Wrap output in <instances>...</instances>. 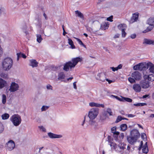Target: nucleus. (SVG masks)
Listing matches in <instances>:
<instances>
[{
  "label": "nucleus",
  "mask_w": 154,
  "mask_h": 154,
  "mask_svg": "<svg viewBox=\"0 0 154 154\" xmlns=\"http://www.w3.org/2000/svg\"><path fill=\"white\" fill-rule=\"evenodd\" d=\"M136 35L135 34H133L131 35L130 36V37L132 39L134 38H136Z\"/></svg>",
  "instance_id": "obj_53"
},
{
  "label": "nucleus",
  "mask_w": 154,
  "mask_h": 154,
  "mask_svg": "<svg viewBox=\"0 0 154 154\" xmlns=\"http://www.w3.org/2000/svg\"><path fill=\"white\" fill-rule=\"evenodd\" d=\"M6 101V96L5 94L2 95V102L3 104H5Z\"/></svg>",
  "instance_id": "obj_44"
},
{
  "label": "nucleus",
  "mask_w": 154,
  "mask_h": 154,
  "mask_svg": "<svg viewBox=\"0 0 154 154\" xmlns=\"http://www.w3.org/2000/svg\"><path fill=\"white\" fill-rule=\"evenodd\" d=\"M110 145L112 149H116L117 147V145L116 144L114 143H111Z\"/></svg>",
  "instance_id": "obj_37"
},
{
  "label": "nucleus",
  "mask_w": 154,
  "mask_h": 154,
  "mask_svg": "<svg viewBox=\"0 0 154 154\" xmlns=\"http://www.w3.org/2000/svg\"><path fill=\"white\" fill-rule=\"evenodd\" d=\"M119 34H116V35H115L114 36V38H118L119 37Z\"/></svg>",
  "instance_id": "obj_64"
},
{
  "label": "nucleus",
  "mask_w": 154,
  "mask_h": 154,
  "mask_svg": "<svg viewBox=\"0 0 154 154\" xmlns=\"http://www.w3.org/2000/svg\"><path fill=\"white\" fill-rule=\"evenodd\" d=\"M118 28L119 29L122 31L125 30L127 28V26L125 23L120 24L118 25Z\"/></svg>",
  "instance_id": "obj_23"
},
{
  "label": "nucleus",
  "mask_w": 154,
  "mask_h": 154,
  "mask_svg": "<svg viewBox=\"0 0 154 154\" xmlns=\"http://www.w3.org/2000/svg\"><path fill=\"white\" fill-rule=\"evenodd\" d=\"M142 152L143 153L146 154L149 151V149L147 146V143L146 142L142 147Z\"/></svg>",
  "instance_id": "obj_22"
},
{
  "label": "nucleus",
  "mask_w": 154,
  "mask_h": 154,
  "mask_svg": "<svg viewBox=\"0 0 154 154\" xmlns=\"http://www.w3.org/2000/svg\"><path fill=\"white\" fill-rule=\"evenodd\" d=\"M130 135L135 137L137 139L140 136V134L138 131L136 129H134L131 131L130 133Z\"/></svg>",
  "instance_id": "obj_8"
},
{
  "label": "nucleus",
  "mask_w": 154,
  "mask_h": 154,
  "mask_svg": "<svg viewBox=\"0 0 154 154\" xmlns=\"http://www.w3.org/2000/svg\"><path fill=\"white\" fill-rule=\"evenodd\" d=\"M65 77V75L64 73L63 72H60L58 75V79L59 80H61L63 79Z\"/></svg>",
  "instance_id": "obj_29"
},
{
  "label": "nucleus",
  "mask_w": 154,
  "mask_h": 154,
  "mask_svg": "<svg viewBox=\"0 0 154 154\" xmlns=\"http://www.w3.org/2000/svg\"><path fill=\"white\" fill-rule=\"evenodd\" d=\"M74 38L76 40L78 41V42H79V43L80 45H82V46L85 47V45L81 41V40H80L79 39L76 38L74 37Z\"/></svg>",
  "instance_id": "obj_33"
},
{
  "label": "nucleus",
  "mask_w": 154,
  "mask_h": 154,
  "mask_svg": "<svg viewBox=\"0 0 154 154\" xmlns=\"http://www.w3.org/2000/svg\"><path fill=\"white\" fill-rule=\"evenodd\" d=\"M121 130L122 131H125L127 128V125L126 124H123L120 125Z\"/></svg>",
  "instance_id": "obj_31"
},
{
  "label": "nucleus",
  "mask_w": 154,
  "mask_h": 154,
  "mask_svg": "<svg viewBox=\"0 0 154 154\" xmlns=\"http://www.w3.org/2000/svg\"><path fill=\"white\" fill-rule=\"evenodd\" d=\"M4 127L3 125L1 123H0V133H2L4 131Z\"/></svg>",
  "instance_id": "obj_41"
},
{
  "label": "nucleus",
  "mask_w": 154,
  "mask_h": 154,
  "mask_svg": "<svg viewBox=\"0 0 154 154\" xmlns=\"http://www.w3.org/2000/svg\"><path fill=\"white\" fill-rule=\"evenodd\" d=\"M9 117L8 114L5 113L2 115V118L3 120H5L8 119Z\"/></svg>",
  "instance_id": "obj_32"
},
{
  "label": "nucleus",
  "mask_w": 154,
  "mask_h": 154,
  "mask_svg": "<svg viewBox=\"0 0 154 154\" xmlns=\"http://www.w3.org/2000/svg\"><path fill=\"white\" fill-rule=\"evenodd\" d=\"M138 18V14L137 13H136L133 14L130 20V23H133L137 21Z\"/></svg>",
  "instance_id": "obj_11"
},
{
  "label": "nucleus",
  "mask_w": 154,
  "mask_h": 154,
  "mask_svg": "<svg viewBox=\"0 0 154 154\" xmlns=\"http://www.w3.org/2000/svg\"><path fill=\"white\" fill-rule=\"evenodd\" d=\"M42 39L41 35H37V41L38 43H40Z\"/></svg>",
  "instance_id": "obj_34"
},
{
  "label": "nucleus",
  "mask_w": 154,
  "mask_h": 154,
  "mask_svg": "<svg viewBox=\"0 0 154 154\" xmlns=\"http://www.w3.org/2000/svg\"><path fill=\"white\" fill-rule=\"evenodd\" d=\"M112 96L115 97L117 99L119 100L120 101H125L128 102H131L132 101L131 99L128 97H122V98L121 99L120 98L117 96H114L113 95H112Z\"/></svg>",
  "instance_id": "obj_12"
},
{
  "label": "nucleus",
  "mask_w": 154,
  "mask_h": 154,
  "mask_svg": "<svg viewBox=\"0 0 154 154\" xmlns=\"http://www.w3.org/2000/svg\"><path fill=\"white\" fill-rule=\"evenodd\" d=\"M76 82H75L73 83L74 88L75 89H77V87H76Z\"/></svg>",
  "instance_id": "obj_61"
},
{
  "label": "nucleus",
  "mask_w": 154,
  "mask_h": 154,
  "mask_svg": "<svg viewBox=\"0 0 154 154\" xmlns=\"http://www.w3.org/2000/svg\"><path fill=\"white\" fill-rule=\"evenodd\" d=\"M106 80L109 84H110L112 82V80H109L108 79H106Z\"/></svg>",
  "instance_id": "obj_63"
},
{
  "label": "nucleus",
  "mask_w": 154,
  "mask_h": 154,
  "mask_svg": "<svg viewBox=\"0 0 154 154\" xmlns=\"http://www.w3.org/2000/svg\"><path fill=\"white\" fill-rule=\"evenodd\" d=\"M120 113L122 115H125V112L123 110H120L119 111Z\"/></svg>",
  "instance_id": "obj_59"
},
{
  "label": "nucleus",
  "mask_w": 154,
  "mask_h": 154,
  "mask_svg": "<svg viewBox=\"0 0 154 154\" xmlns=\"http://www.w3.org/2000/svg\"><path fill=\"white\" fill-rule=\"evenodd\" d=\"M133 89L136 92H140L141 89V87L140 84L137 83L134 84L133 87Z\"/></svg>",
  "instance_id": "obj_10"
},
{
  "label": "nucleus",
  "mask_w": 154,
  "mask_h": 154,
  "mask_svg": "<svg viewBox=\"0 0 154 154\" xmlns=\"http://www.w3.org/2000/svg\"><path fill=\"white\" fill-rule=\"evenodd\" d=\"M118 147L120 149H121L124 150L125 148V147L124 146V144H123V145H122V144H121L120 145H119Z\"/></svg>",
  "instance_id": "obj_47"
},
{
  "label": "nucleus",
  "mask_w": 154,
  "mask_h": 154,
  "mask_svg": "<svg viewBox=\"0 0 154 154\" xmlns=\"http://www.w3.org/2000/svg\"><path fill=\"white\" fill-rule=\"evenodd\" d=\"M85 119H86V116H85L84 117V119L82 122V126H83L84 124H85Z\"/></svg>",
  "instance_id": "obj_58"
},
{
  "label": "nucleus",
  "mask_w": 154,
  "mask_h": 154,
  "mask_svg": "<svg viewBox=\"0 0 154 154\" xmlns=\"http://www.w3.org/2000/svg\"><path fill=\"white\" fill-rule=\"evenodd\" d=\"M89 106L91 107H102V108L104 107V106L103 104H100L98 103L91 102L89 103Z\"/></svg>",
  "instance_id": "obj_19"
},
{
  "label": "nucleus",
  "mask_w": 154,
  "mask_h": 154,
  "mask_svg": "<svg viewBox=\"0 0 154 154\" xmlns=\"http://www.w3.org/2000/svg\"><path fill=\"white\" fill-rule=\"evenodd\" d=\"M125 30L122 31V36L123 37H125L126 35V33L125 32Z\"/></svg>",
  "instance_id": "obj_45"
},
{
  "label": "nucleus",
  "mask_w": 154,
  "mask_h": 154,
  "mask_svg": "<svg viewBox=\"0 0 154 154\" xmlns=\"http://www.w3.org/2000/svg\"><path fill=\"white\" fill-rule=\"evenodd\" d=\"M146 65L147 68H149L150 72L154 74V65L151 62H148L146 63Z\"/></svg>",
  "instance_id": "obj_18"
},
{
  "label": "nucleus",
  "mask_w": 154,
  "mask_h": 154,
  "mask_svg": "<svg viewBox=\"0 0 154 154\" xmlns=\"http://www.w3.org/2000/svg\"><path fill=\"white\" fill-rule=\"evenodd\" d=\"M96 79L103 82H104L106 79L105 75L103 73H99L97 75Z\"/></svg>",
  "instance_id": "obj_13"
},
{
  "label": "nucleus",
  "mask_w": 154,
  "mask_h": 154,
  "mask_svg": "<svg viewBox=\"0 0 154 154\" xmlns=\"http://www.w3.org/2000/svg\"><path fill=\"white\" fill-rule=\"evenodd\" d=\"M140 84L142 88L143 89L147 88L150 86L149 82L147 81L146 80H145V79L144 80L140 81Z\"/></svg>",
  "instance_id": "obj_7"
},
{
  "label": "nucleus",
  "mask_w": 154,
  "mask_h": 154,
  "mask_svg": "<svg viewBox=\"0 0 154 154\" xmlns=\"http://www.w3.org/2000/svg\"><path fill=\"white\" fill-rule=\"evenodd\" d=\"M140 70L141 71L147 69L146 64L142 63H139Z\"/></svg>",
  "instance_id": "obj_25"
},
{
  "label": "nucleus",
  "mask_w": 154,
  "mask_h": 154,
  "mask_svg": "<svg viewBox=\"0 0 154 154\" xmlns=\"http://www.w3.org/2000/svg\"><path fill=\"white\" fill-rule=\"evenodd\" d=\"M144 79L151 82L154 80V76L152 74H150L149 75H145L143 76Z\"/></svg>",
  "instance_id": "obj_16"
},
{
  "label": "nucleus",
  "mask_w": 154,
  "mask_h": 154,
  "mask_svg": "<svg viewBox=\"0 0 154 154\" xmlns=\"http://www.w3.org/2000/svg\"><path fill=\"white\" fill-rule=\"evenodd\" d=\"M89 124L94 128H96L97 125V124L95 121L94 119H90L89 121Z\"/></svg>",
  "instance_id": "obj_21"
},
{
  "label": "nucleus",
  "mask_w": 154,
  "mask_h": 154,
  "mask_svg": "<svg viewBox=\"0 0 154 154\" xmlns=\"http://www.w3.org/2000/svg\"><path fill=\"white\" fill-rule=\"evenodd\" d=\"M68 43L69 45L71 46V48L72 49H74L75 48V46L73 44L72 41L70 38H69L68 39Z\"/></svg>",
  "instance_id": "obj_28"
},
{
  "label": "nucleus",
  "mask_w": 154,
  "mask_h": 154,
  "mask_svg": "<svg viewBox=\"0 0 154 154\" xmlns=\"http://www.w3.org/2000/svg\"><path fill=\"white\" fill-rule=\"evenodd\" d=\"M6 82L1 78H0V89L4 88Z\"/></svg>",
  "instance_id": "obj_27"
},
{
  "label": "nucleus",
  "mask_w": 154,
  "mask_h": 154,
  "mask_svg": "<svg viewBox=\"0 0 154 154\" xmlns=\"http://www.w3.org/2000/svg\"><path fill=\"white\" fill-rule=\"evenodd\" d=\"M49 108V106H42L41 108V111H45L48 109Z\"/></svg>",
  "instance_id": "obj_38"
},
{
  "label": "nucleus",
  "mask_w": 154,
  "mask_h": 154,
  "mask_svg": "<svg viewBox=\"0 0 154 154\" xmlns=\"http://www.w3.org/2000/svg\"><path fill=\"white\" fill-rule=\"evenodd\" d=\"M48 135L50 138L52 139L60 138L62 137V136L61 135H57L51 132L48 133Z\"/></svg>",
  "instance_id": "obj_14"
},
{
  "label": "nucleus",
  "mask_w": 154,
  "mask_h": 154,
  "mask_svg": "<svg viewBox=\"0 0 154 154\" xmlns=\"http://www.w3.org/2000/svg\"><path fill=\"white\" fill-rule=\"evenodd\" d=\"M131 77L136 81H139L142 79L141 74L138 71H135L132 73Z\"/></svg>",
  "instance_id": "obj_5"
},
{
  "label": "nucleus",
  "mask_w": 154,
  "mask_h": 154,
  "mask_svg": "<svg viewBox=\"0 0 154 154\" xmlns=\"http://www.w3.org/2000/svg\"><path fill=\"white\" fill-rule=\"evenodd\" d=\"M125 116H127L129 118L134 117L135 116V115L131 114L128 115L126 114Z\"/></svg>",
  "instance_id": "obj_51"
},
{
  "label": "nucleus",
  "mask_w": 154,
  "mask_h": 154,
  "mask_svg": "<svg viewBox=\"0 0 154 154\" xmlns=\"http://www.w3.org/2000/svg\"><path fill=\"white\" fill-rule=\"evenodd\" d=\"M52 87L50 85H48L47 86V88L48 89H52Z\"/></svg>",
  "instance_id": "obj_55"
},
{
  "label": "nucleus",
  "mask_w": 154,
  "mask_h": 154,
  "mask_svg": "<svg viewBox=\"0 0 154 154\" xmlns=\"http://www.w3.org/2000/svg\"><path fill=\"white\" fill-rule=\"evenodd\" d=\"M1 76L3 78L6 79L8 78V75L4 73H2L0 74Z\"/></svg>",
  "instance_id": "obj_40"
},
{
  "label": "nucleus",
  "mask_w": 154,
  "mask_h": 154,
  "mask_svg": "<svg viewBox=\"0 0 154 154\" xmlns=\"http://www.w3.org/2000/svg\"><path fill=\"white\" fill-rule=\"evenodd\" d=\"M128 81L130 82L131 83H133L136 82V80L134 79L132 77H129L128 79Z\"/></svg>",
  "instance_id": "obj_35"
},
{
  "label": "nucleus",
  "mask_w": 154,
  "mask_h": 154,
  "mask_svg": "<svg viewBox=\"0 0 154 154\" xmlns=\"http://www.w3.org/2000/svg\"><path fill=\"white\" fill-rule=\"evenodd\" d=\"M29 65L32 68L36 67L38 66V63L35 60L31 59L29 60Z\"/></svg>",
  "instance_id": "obj_17"
},
{
  "label": "nucleus",
  "mask_w": 154,
  "mask_h": 154,
  "mask_svg": "<svg viewBox=\"0 0 154 154\" xmlns=\"http://www.w3.org/2000/svg\"><path fill=\"white\" fill-rule=\"evenodd\" d=\"M39 128L41 130H42L43 131L46 132V130L45 128L42 126H41L39 127Z\"/></svg>",
  "instance_id": "obj_48"
},
{
  "label": "nucleus",
  "mask_w": 154,
  "mask_h": 154,
  "mask_svg": "<svg viewBox=\"0 0 154 154\" xmlns=\"http://www.w3.org/2000/svg\"><path fill=\"white\" fill-rule=\"evenodd\" d=\"M147 24L154 25V17H150L147 20Z\"/></svg>",
  "instance_id": "obj_26"
},
{
  "label": "nucleus",
  "mask_w": 154,
  "mask_h": 154,
  "mask_svg": "<svg viewBox=\"0 0 154 154\" xmlns=\"http://www.w3.org/2000/svg\"><path fill=\"white\" fill-rule=\"evenodd\" d=\"M18 84L15 82H12L9 90L11 92H14L18 89Z\"/></svg>",
  "instance_id": "obj_9"
},
{
  "label": "nucleus",
  "mask_w": 154,
  "mask_h": 154,
  "mask_svg": "<svg viewBox=\"0 0 154 154\" xmlns=\"http://www.w3.org/2000/svg\"><path fill=\"white\" fill-rule=\"evenodd\" d=\"M124 134L123 133H121L119 135V137L121 139H123L124 137Z\"/></svg>",
  "instance_id": "obj_56"
},
{
  "label": "nucleus",
  "mask_w": 154,
  "mask_h": 154,
  "mask_svg": "<svg viewBox=\"0 0 154 154\" xmlns=\"http://www.w3.org/2000/svg\"><path fill=\"white\" fill-rule=\"evenodd\" d=\"M140 106H143L145 105H146L147 104L146 103H140Z\"/></svg>",
  "instance_id": "obj_62"
},
{
  "label": "nucleus",
  "mask_w": 154,
  "mask_h": 154,
  "mask_svg": "<svg viewBox=\"0 0 154 154\" xmlns=\"http://www.w3.org/2000/svg\"><path fill=\"white\" fill-rule=\"evenodd\" d=\"M21 57L25 59L26 58V56L25 55V54H23V53H22L21 52H20V57Z\"/></svg>",
  "instance_id": "obj_49"
},
{
  "label": "nucleus",
  "mask_w": 154,
  "mask_h": 154,
  "mask_svg": "<svg viewBox=\"0 0 154 154\" xmlns=\"http://www.w3.org/2000/svg\"><path fill=\"white\" fill-rule=\"evenodd\" d=\"M122 120V117L121 116H118L116 119L115 122L116 123H118Z\"/></svg>",
  "instance_id": "obj_42"
},
{
  "label": "nucleus",
  "mask_w": 154,
  "mask_h": 154,
  "mask_svg": "<svg viewBox=\"0 0 154 154\" xmlns=\"http://www.w3.org/2000/svg\"><path fill=\"white\" fill-rule=\"evenodd\" d=\"M106 112L109 114L110 116H112V111L111 109L109 108H108L106 110Z\"/></svg>",
  "instance_id": "obj_43"
},
{
  "label": "nucleus",
  "mask_w": 154,
  "mask_h": 154,
  "mask_svg": "<svg viewBox=\"0 0 154 154\" xmlns=\"http://www.w3.org/2000/svg\"><path fill=\"white\" fill-rule=\"evenodd\" d=\"M110 69H111L112 71L115 72L117 70L116 69V67H111Z\"/></svg>",
  "instance_id": "obj_57"
},
{
  "label": "nucleus",
  "mask_w": 154,
  "mask_h": 154,
  "mask_svg": "<svg viewBox=\"0 0 154 154\" xmlns=\"http://www.w3.org/2000/svg\"><path fill=\"white\" fill-rule=\"evenodd\" d=\"M122 64H119V65L117 67H116V69L118 70L119 69H121L122 68Z\"/></svg>",
  "instance_id": "obj_54"
},
{
  "label": "nucleus",
  "mask_w": 154,
  "mask_h": 154,
  "mask_svg": "<svg viewBox=\"0 0 154 154\" xmlns=\"http://www.w3.org/2000/svg\"><path fill=\"white\" fill-rule=\"evenodd\" d=\"M98 113L97 109L96 108H92L88 112V116L90 119H94L97 117Z\"/></svg>",
  "instance_id": "obj_3"
},
{
  "label": "nucleus",
  "mask_w": 154,
  "mask_h": 154,
  "mask_svg": "<svg viewBox=\"0 0 154 154\" xmlns=\"http://www.w3.org/2000/svg\"><path fill=\"white\" fill-rule=\"evenodd\" d=\"M143 44L149 45H154V40L150 39L145 38L144 40Z\"/></svg>",
  "instance_id": "obj_20"
},
{
  "label": "nucleus",
  "mask_w": 154,
  "mask_h": 154,
  "mask_svg": "<svg viewBox=\"0 0 154 154\" xmlns=\"http://www.w3.org/2000/svg\"><path fill=\"white\" fill-rule=\"evenodd\" d=\"M82 60V58L79 57L72 59L71 61L64 63L63 67V70L66 72L69 71V69L71 70L74 68L77 63L79 62H81Z\"/></svg>",
  "instance_id": "obj_1"
},
{
  "label": "nucleus",
  "mask_w": 154,
  "mask_h": 154,
  "mask_svg": "<svg viewBox=\"0 0 154 154\" xmlns=\"http://www.w3.org/2000/svg\"><path fill=\"white\" fill-rule=\"evenodd\" d=\"M149 26L146 29L143 31V32L145 33L151 31L154 27V25H149Z\"/></svg>",
  "instance_id": "obj_24"
},
{
  "label": "nucleus",
  "mask_w": 154,
  "mask_h": 154,
  "mask_svg": "<svg viewBox=\"0 0 154 154\" xmlns=\"http://www.w3.org/2000/svg\"><path fill=\"white\" fill-rule=\"evenodd\" d=\"M148 97V98H149V95H147V94H146V95H145L144 96H143V97L142 98H146V97Z\"/></svg>",
  "instance_id": "obj_60"
},
{
  "label": "nucleus",
  "mask_w": 154,
  "mask_h": 154,
  "mask_svg": "<svg viewBox=\"0 0 154 154\" xmlns=\"http://www.w3.org/2000/svg\"><path fill=\"white\" fill-rule=\"evenodd\" d=\"M133 68L135 70H140V66L139 63L134 66Z\"/></svg>",
  "instance_id": "obj_39"
},
{
  "label": "nucleus",
  "mask_w": 154,
  "mask_h": 154,
  "mask_svg": "<svg viewBox=\"0 0 154 154\" xmlns=\"http://www.w3.org/2000/svg\"><path fill=\"white\" fill-rule=\"evenodd\" d=\"M10 120L14 125L17 126L19 125V118L18 115H13L11 117Z\"/></svg>",
  "instance_id": "obj_4"
},
{
  "label": "nucleus",
  "mask_w": 154,
  "mask_h": 154,
  "mask_svg": "<svg viewBox=\"0 0 154 154\" xmlns=\"http://www.w3.org/2000/svg\"><path fill=\"white\" fill-rule=\"evenodd\" d=\"M5 146L7 149L11 151L14 149L15 144L13 141L10 140L6 143Z\"/></svg>",
  "instance_id": "obj_6"
},
{
  "label": "nucleus",
  "mask_w": 154,
  "mask_h": 154,
  "mask_svg": "<svg viewBox=\"0 0 154 154\" xmlns=\"http://www.w3.org/2000/svg\"><path fill=\"white\" fill-rule=\"evenodd\" d=\"M116 127H114L112 128L111 129V132L112 133H114L116 131Z\"/></svg>",
  "instance_id": "obj_46"
},
{
  "label": "nucleus",
  "mask_w": 154,
  "mask_h": 154,
  "mask_svg": "<svg viewBox=\"0 0 154 154\" xmlns=\"http://www.w3.org/2000/svg\"><path fill=\"white\" fill-rule=\"evenodd\" d=\"M5 9L4 8L2 7H0V16L2 14H5Z\"/></svg>",
  "instance_id": "obj_36"
},
{
  "label": "nucleus",
  "mask_w": 154,
  "mask_h": 154,
  "mask_svg": "<svg viewBox=\"0 0 154 154\" xmlns=\"http://www.w3.org/2000/svg\"><path fill=\"white\" fill-rule=\"evenodd\" d=\"M75 14L77 15V16L82 19L84 18L83 14L80 11L77 10L75 11Z\"/></svg>",
  "instance_id": "obj_30"
},
{
  "label": "nucleus",
  "mask_w": 154,
  "mask_h": 154,
  "mask_svg": "<svg viewBox=\"0 0 154 154\" xmlns=\"http://www.w3.org/2000/svg\"><path fill=\"white\" fill-rule=\"evenodd\" d=\"M143 145V142L142 141H141L140 142V146L138 148V150L140 151L141 148L143 147L142 146Z\"/></svg>",
  "instance_id": "obj_52"
},
{
  "label": "nucleus",
  "mask_w": 154,
  "mask_h": 154,
  "mask_svg": "<svg viewBox=\"0 0 154 154\" xmlns=\"http://www.w3.org/2000/svg\"><path fill=\"white\" fill-rule=\"evenodd\" d=\"M127 139L128 142L131 144H134L137 140L131 135L129 137L128 136L127 137Z\"/></svg>",
  "instance_id": "obj_15"
},
{
  "label": "nucleus",
  "mask_w": 154,
  "mask_h": 154,
  "mask_svg": "<svg viewBox=\"0 0 154 154\" xmlns=\"http://www.w3.org/2000/svg\"><path fill=\"white\" fill-rule=\"evenodd\" d=\"M13 63L12 60L10 58H5L2 63V66L4 70H8L11 67Z\"/></svg>",
  "instance_id": "obj_2"
},
{
  "label": "nucleus",
  "mask_w": 154,
  "mask_h": 154,
  "mask_svg": "<svg viewBox=\"0 0 154 154\" xmlns=\"http://www.w3.org/2000/svg\"><path fill=\"white\" fill-rule=\"evenodd\" d=\"M113 18V17L112 16H111L110 17H108L107 18V21H110V22H112L113 21V20H112V19Z\"/></svg>",
  "instance_id": "obj_50"
}]
</instances>
